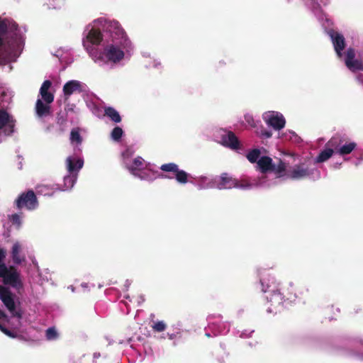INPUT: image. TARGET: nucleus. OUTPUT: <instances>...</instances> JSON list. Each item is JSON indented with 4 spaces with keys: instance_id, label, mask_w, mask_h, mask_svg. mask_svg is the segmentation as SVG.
<instances>
[{
    "instance_id": "28",
    "label": "nucleus",
    "mask_w": 363,
    "mask_h": 363,
    "mask_svg": "<svg viewBox=\"0 0 363 363\" xmlns=\"http://www.w3.org/2000/svg\"><path fill=\"white\" fill-rule=\"evenodd\" d=\"M345 65L352 72L363 70V62L359 60L354 59Z\"/></svg>"
},
{
    "instance_id": "32",
    "label": "nucleus",
    "mask_w": 363,
    "mask_h": 363,
    "mask_svg": "<svg viewBox=\"0 0 363 363\" xmlns=\"http://www.w3.org/2000/svg\"><path fill=\"white\" fill-rule=\"evenodd\" d=\"M152 328L155 332H163L167 328V325L164 321H157L152 325Z\"/></svg>"
},
{
    "instance_id": "9",
    "label": "nucleus",
    "mask_w": 363,
    "mask_h": 363,
    "mask_svg": "<svg viewBox=\"0 0 363 363\" xmlns=\"http://www.w3.org/2000/svg\"><path fill=\"white\" fill-rule=\"evenodd\" d=\"M160 169L166 172H173L176 180L180 184H186L188 182L189 174L182 169H179L175 163H167L160 167Z\"/></svg>"
},
{
    "instance_id": "34",
    "label": "nucleus",
    "mask_w": 363,
    "mask_h": 363,
    "mask_svg": "<svg viewBox=\"0 0 363 363\" xmlns=\"http://www.w3.org/2000/svg\"><path fill=\"white\" fill-rule=\"evenodd\" d=\"M43 100L46 104H51L54 101V95L51 92H45L40 94Z\"/></svg>"
},
{
    "instance_id": "23",
    "label": "nucleus",
    "mask_w": 363,
    "mask_h": 363,
    "mask_svg": "<svg viewBox=\"0 0 363 363\" xmlns=\"http://www.w3.org/2000/svg\"><path fill=\"white\" fill-rule=\"evenodd\" d=\"M103 35L101 31L91 28L86 35V40L93 45H99L102 41Z\"/></svg>"
},
{
    "instance_id": "5",
    "label": "nucleus",
    "mask_w": 363,
    "mask_h": 363,
    "mask_svg": "<svg viewBox=\"0 0 363 363\" xmlns=\"http://www.w3.org/2000/svg\"><path fill=\"white\" fill-rule=\"evenodd\" d=\"M104 30L109 35L113 43L123 44L126 41L125 32L118 21H106L104 25Z\"/></svg>"
},
{
    "instance_id": "36",
    "label": "nucleus",
    "mask_w": 363,
    "mask_h": 363,
    "mask_svg": "<svg viewBox=\"0 0 363 363\" xmlns=\"http://www.w3.org/2000/svg\"><path fill=\"white\" fill-rule=\"evenodd\" d=\"M127 169H128V171L130 172L131 174H133V176L135 177H139L141 179H145V177L142 174H140L138 171L140 169H138V168H136V167H130V166H127Z\"/></svg>"
},
{
    "instance_id": "25",
    "label": "nucleus",
    "mask_w": 363,
    "mask_h": 363,
    "mask_svg": "<svg viewBox=\"0 0 363 363\" xmlns=\"http://www.w3.org/2000/svg\"><path fill=\"white\" fill-rule=\"evenodd\" d=\"M357 147V143L354 142H350L348 143H345L341 145L339 150H337V154L340 155H346L350 154Z\"/></svg>"
},
{
    "instance_id": "8",
    "label": "nucleus",
    "mask_w": 363,
    "mask_h": 363,
    "mask_svg": "<svg viewBox=\"0 0 363 363\" xmlns=\"http://www.w3.org/2000/svg\"><path fill=\"white\" fill-rule=\"evenodd\" d=\"M14 297L15 295L7 286L0 285V300L10 312L11 316L21 318L22 313L16 310Z\"/></svg>"
},
{
    "instance_id": "29",
    "label": "nucleus",
    "mask_w": 363,
    "mask_h": 363,
    "mask_svg": "<svg viewBox=\"0 0 363 363\" xmlns=\"http://www.w3.org/2000/svg\"><path fill=\"white\" fill-rule=\"evenodd\" d=\"M70 140L71 143H75L79 145L82 142V138L79 133V128H73L70 133Z\"/></svg>"
},
{
    "instance_id": "10",
    "label": "nucleus",
    "mask_w": 363,
    "mask_h": 363,
    "mask_svg": "<svg viewBox=\"0 0 363 363\" xmlns=\"http://www.w3.org/2000/svg\"><path fill=\"white\" fill-rule=\"evenodd\" d=\"M16 120L9 114V113L0 109V130L5 128V135H10L14 132Z\"/></svg>"
},
{
    "instance_id": "22",
    "label": "nucleus",
    "mask_w": 363,
    "mask_h": 363,
    "mask_svg": "<svg viewBox=\"0 0 363 363\" xmlns=\"http://www.w3.org/2000/svg\"><path fill=\"white\" fill-rule=\"evenodd\" d=\"M257 165L262 173H267L271 171L273 165L272 160L267 156H263L257 161Z\"/></svg>"
},
{
    "instance_id": "11",
    "label": "nucleus",
    "mask_w": 363,
    "mask_h": 363,
    "mask_svg": "<svg viewBox=\"0 0 363 363\" xmlns=\"http://www.w3.org/2000/svg\"><path fill=\"white\" fill-rule=\"evenodd\" d=\"M328 35L330 37L334 49L337 55L339 57H342V52L344 50L346 46L345 39L343 35L339 33L337 31L330 30L328 32Z\"/></svg>"
},
{
    "instance_id": "42",
    "label": "nucleus",
    "mask_w": 363,
    "mask_h": 363,
    "mask_svg": "<svg viewBox=\"0 0 363 363\" xmlns=\"http://www.w3.org/2000/svg\"><path fill=\"white\" fill-rule=\"evenodd\" d=\"M260 135L264 138H269L272 137V133L271 131H269L265 129H262L260 131Z\"/></svg>"
},
{
    "instance_id": "6",
    "label": "nucleus",
    "mask_w": 363,
    "mask_h": 363,
    "mask_svg": "<svg viewBox=\"0 0 363 363\" xmlns=\"http://www.w3.org/2000/svg\"><path fill=\"white\" fill-rule=\"evenodd\" d=\"M121 44L113 43L107 45L100 52L98 60L103 62L117 63L124 57V52L119 48Z\"/></svg>"
},
{
    "instance_id": "26",
    "label": "nucleus",
    "mask_w": 363,
    "mask_h": 363,
    "mask_svg": "<svg viewBox=\"0 0 363 363\" xmlns=\"http://www.w3.org/2000/svg\"><path fill=\"white\" fill-rule=\"evenodd\" d=\"M286 168V167L285 163L283 161L279 160L278 164H277L273 163L270 172H274L277 174V177H281L285 175Z\"/></svg>"
},
{
    "instance_id": "35",
    "label": "nucleus",
    "mask_w": 363,
    "mask_h": 363,
    "mask_svg": "<svg viewBox=\"0 0 363 363\" xmlns=\"http://www.w3.org/2000/svg\"><path fill=\"white\" fill-rule=\"evenodd\" d=\"M57 337V333L54 328H49L46 330V338L49 340H55Z\"/></svg>"
},
{
    "instance_id": "3",
    "label": "nucleus",
    "mask_w": 363,
    "mask_h": 363,
    "mask_svg": "<svg viewBox=\"0 0 363 363\" xmlns=\"http://www.w3.org/2000/svg\"><path fill=\"white\" fill-rule=\"evenodd\" d=\"M0 278L4 286H9L17 291L23 288L21 273L14 266L7 267L5 263L0 265Z\"/></svg>"
},
{
    "instance_id": "45",
    "label": "nucleus",
    "mask_w": 363,
    "mask_h": 363,
    "mask_svg": "<svg viewBox=\"0 0 363 363\" xmlns=\"http://www.w3.org/2000/svg\"><path fill=\"white\" fill-rule=\"evenodd\" d=\"M0 320H2L4 321H5V322H9V318L8 315L2 310H0Z\"/></svg>"
},
{
    "instance_id": "47",
    "label": "nucleus",
    "mask_w": 363,
    "mask_h": 363,
    "mask_svg": "<svg viewBox=\"0 0 363 363\" xmlns=\"http://www.w3.org/2000/svg\"><path fill=\"white\" fill-rule=\"evenodd\" d=\"M219 64L225 65V63H224V62H219Z\"/></svg>"
},
{
    "instance_id": "1",
    "label": "nucleus",
    "mask_w": 363,
    "mask_h": 363,
    "mask_svg": "<svg viewBox=\"0 0 363 363\" xmlns=\"http://www.w3.org/2000/svg\"><path fill=\"white\" fill-rule=\"evenodd\" d=\"M23 38L18 28V24L13 20L0 18V46L8 47V53L11 54L20 49Z\"/></svg>"
},
{
    "instance_id": "12",
    "label": "nucleus",
    "mask_w": 363,
    "mask_h": 363,
    "mask_svg": "<svg viewBox=\"0 0 363 363\" xmlns=\"http://www.w3.org/2000/svg\"><path fill=\"white\" fill-rule=\"evenodd\" d=\"M264 119L268 125L275 130H279L285 126L286 121L281 114L270 113L264 116Z\"/></svg>"
},
{
    "instance_id": "7",
    "label": "nucleus",
    "mask_w": 363,
    "mask_h": 363,
    "mask_svg": "<svg viewBox=\"0 0 363 363\" xmlns=\"http://www.w3.org/2000/svg\"><path fill=\"white\" fill-rule=\"evenodd\" d=\"M218 189H230L232 188H239L242 189H250L252 184L248 181L242 179L238 180L230 177L228 173L221 174L220 180L216 184Z\"/></svg>"
},
{
    "instance_id": "17",
    "label": "nucleus",
    "mask_w": 363,
    "mask_h": 363,
    "mask_svg": "<svg viewBox=\"0 0 363 363\" xmlns=\"http://www.w3.org/2000/svg\"><path fill=\"white\" fill-rule=\"evenodd\" d=\"M62 190L57 184H40L36 187V194L45 196H52L56 191Z\"/></svg>"
},
{
    "instance_id": "18",
    "label": "nucleus",
    "mask_w": 363,
    "mask_h": 363,
    "mask_svg": "<svg viewBox=\"0 0 363 363\" xmlns=\"http://www.w3.org/2000/svg\"><path fill=\"white\" fill-rule=\"evenodd\" d=\"M67 170L69 173L78 172L84 165V160L81 158L68 157L66 160Z\"/></svg>"
},
{
    "instance_id": "15",
    "label": "nucleus",
    "mask_w": 363,
    "mask_h": 363,
    "mask_svg": "<svg viewBox=\"0 0 363 363\" xmlns=\"http://www.w3.org/2000/svg\"><path fill=\"white\" fill-rule=\"evenodd\" d=\"M222 143L224 146L232 150H238L240 148V143L238 137L232 131H228L227 134L222 136Z\"/></svg>"
},
{
    "instance_id": "40",
    "label": "nucleus",
    "mask_w": 363,
    "mask_h": 363,
    "mask_svg": "<svg viewBox=\"0 0 363 363\" xmlns=\"http://www.w3.org/2000/svg\"><path fill=\"white\" fill-rule=\"evenodd\" d=\"M0 330L10 337H16V334L13 332L11 331L9 329H7L6 328H5L1 323H0Z\"/></svg>"
},
{
    "instance_id": "30",
    "label": "nucleus",
    "mask_w": 363,
    "mask_h": 363,
    "mask_svg": "<svg viewBox=\"0 0 363 363\" xmlns=\"http://www.w3.org/2000/svg\"><path fill=\"white\" fill-rule=\"evenodd\" d=\"M260 154L261 152L259 149H253L247 153V158L251 163H257Z\"/></svg>"
},
{
    "instance_id": "38",
    "label": "nucleus",
    "mask_w": 363,
    "mask_h": 363,
    "mask_svg": "<svg viewBox=\"0 0 363 363\" xmlns=\"http://www.w3.org/2000/svg\"><path fill=\"white\" fill-rule=\"evenodd\" d=\"M51 86H52V82L50 80L44 81L43 84L41 85L40 89V94L49 92L48 90L51 87Z\"/></svg>"
},
{
    "instance_id": "16",
    "label": "nucleus",
    "mask_w": 363,
    "mask_h": 363,
    "mask_svg": "<svg viewBox=\"0 0 363 363\" xmlns=\"http://www.w3.org/2000/svg\"><path fill=\"white\" fill-rule=\"evenodd\" d=\"M285 301L294 302L298 295L296 293L297 287L293 283H289L280 288Z\"/></svg>"
},
{
    "instance_id": "2",
    "label": "nucleus",
    "mask_w": 363,
    "mask_h": 363,
    "mask_svg": "<svg viewBox=\"0 0 363 363\" xmlns=\"http://www.w3.org/2000/svg\"><path fill=\"white\" fill-rule=\"evenodd\" d=\"M260 277V283L263 286L262 291L264 292H270L269 295L267 297L268 301L270 303L272 308H269L270 311L273 309L281 306L284 302H285L284 297L282 295L280 288L276 289L277 284L274 277H271L270 279H267L264 277L265 271H259Z\"/></svg>"
},
{
    "instance_id": "14",
    "label": "nucleus",
    "mask_w": 363,
    "mask_h": 363,
    "mask_svg": "<svg viewBox=\"0 0 363 363\" xmlns=\"http://www.w3.org/2000/svg\"><path fill=\"white\" fill-rule=\"evenodd\" d=\"M62 91L65 96V99H68L74 93L80 94L83 90L80 82L77 80H70L63 86Z\"/></svg>"
},
{
    "instance_id": "27",
    "label": "nucleus",
    "mask_w": 363,
    "mask_h": 363,
    "mask_svg": "<svg viewBox=\"0 0 363 363\" xmlns=\"http://www.w3.org/2000/svg\"><path fill=\"white\" fill-rule=\"evenodd\" d=\"M334 150L332 148L325 147V149L322 150L316 158L317 162H323L331 157L334 153Z\"/></svg>"
},
{
    "instance_id": "4",
    "label": "nucleus",
    "mask_w": 363,
    "mask_h": 363,
    "mask_svg": "<svg viewBox=\"0 0 363 363\" xmlns=\"http://www.w3.org/2000/svg\"><path fill=\"white\" fill-rule=\"evenodd\" d=\"M14 203L18 210L26 208L28 211H33L39 205L36 194L31 189L20 194Z\"/></svg>"
},
{
    "instance_id": "33",
    "label": "nucleus",
    "mask_w": 363,
    "mask_h": 363,
    "mask_svg": "<svg viewBox=\"0 0 363 363\" xmlns=\"http://www.w3.org/2000/svg\"><path fill=\"white\" fill-rule=\"evenodd\" d=\"M355 57V50L354 48H350L347 50L346 57H345V65L352 60H354Z\"/></svg>"
},
{
    "instance_id": "20",
    "label": "nucleus",
    "mask_w": 363,
    "mask_h": 363,
    "mask_svg": "<svg viewBox=\"0 0 363 363\" xmlns=\"http://www.w3.org/2000/svg\"><path fill=\"white\" fill-rule=\"evenodd\" d=\"M50 104H44L42 99H38L35 103V112L38 117H44L50 114Z\"/></svg>"
},
{
    "instance_id": "24",
    "label": "nucleus",
    "mask_w": 363,
    "mask_h": 363,
    "mask_svg": "<svg viewBox=\"0 0 363 363\" xmlns=\"http://www.w3.org/2000/svg\"><path fill=\"white\" fill-rule=\"evenodd\" d=\"M104 116L116 123H121L122 121L119 113L113 107L108 106L104 108Z\"/></svg>"
},
{
    "instance_id": "19",
    "label": "nucleus",
    "mask_w": 363,
    "mask_h": 363,
    "mask_svg": "<svg viewBox=\"0 0 363 363\" xmlns=\"http://www.w3.org/2000/svg\"><path fill=\"white\" fill-rule=\"evenodd\" d=\"M21 245L19 242L13 244L11 250V257L14 264H21L22 262L26 261L24 255H21Z\"/></svg>"
},
{
    "instance_id": "13",
    "label": "nucleus",
    "mask_w": 363,
    "mask_h": 363,
    "mask_svg": "<svg viewBox=\"0 0 363 363\" xmlns=\"http://www.w3.org/2000/svg\"><path fill=\"white\" fill-rule=\"evenodd\" d=\"M287 177L291 179H301L310 175L308 168L304 164L295 165L292 169L288 171Z\"/></svg>"
},
{
    "instance_id": "39",
    "label": "nucleus",
    "mask_w": 363,
    "mask_h": 363,
    "mask_svg": "<svg viewBox=\"0 0 363 363\" xmlns=\"http://www.w3.org/2000/svg\"><path fill=\"white\" fill-rule=\"evenodd\" d=\"M144 162V160L141 157H137L133 160V165L130 167H134L138 169H140V167L143 166Z\"/></svg>"
},
{
    "instance_id": "41",
    "label": "nucleus",
    "mask_w": 363,
    "mask_h": 363,
    "mask_svg": "<svg viewBox=\"0 0 363 363\" xmlns=\"http://www.w3.org/2000/svg\"><path fill=\"white\" fill-rule=\"evenodd\" d=\"M52 5L55 9L60 8L62 6L65 4V0H52Z\"/></svg>"
},
{
    "instance_id": "46",
    "label": "nucleus",
    "mask_w": 363,
    "mask_h": 363,
    "mask_svg": "<svg viewBox=\"0 0 363 363\" xmlns=\"http://www.w3.org/2000/svg\"><path fill=\"white\" fill-rule=\"evenodd\" d=\"M160 176L162 178H168V179H172V177H168V176H167V175L160 174Z\"/></svg>"
},
{
    "instance_id": "43",
    "label": "nucleus",
    "mask_w": 363,
    "mask_h": 363,
    "mask_svg": "<svg viewBox=\"0 0 363 363\" xmlns=\"http://www.w3.org/2000/svg\"><path fill=\"white\" fill-rule=\"evenodd\" d=\"M74 179H73L72 177L71 176H67V177H65V185H67V184H69V186L70 187L73 186L74 185Z\"/></svg>"
},
{
    "instance_id": "37",
    "label": "nucleus",
    "mask_w": 363,
    "mask_h": 363,
    "mask_svg": "<svg viewBox=\"0 0 363 363\" xmlns=\"http://www.w3.org/2000/svg\"><path fill=\"white\" fill-rule=\"evenodd\" d=\"M9 220L13 224L20 226L21 224V217L18 214L14 213L9 216Z\"/></svg>"
},
{
    "instance_id": "21",
    "label": "nucleus",
    "mask_w": 363,
    "mask_h": 363,
    "mask_svg": "<svg viewBox=\"0 0 363 363\" xmlns=\"http://www.w3.org/2000/svg\"><path fill=\"white\" fill-rule=\"evenodd\" d=\"M345 140V138L340 134L337 133L328 140L325 147L332 148L334 152L337 153V150H339Z\"/></svg>"
},
{
    "instance_id": "31",
    "label": "nucleus",
    "mask_w": 363,
    "mask_h": 363,
    "mask_svg": "<svg viewBox=\"0 0 363 363\" xmlns=\"http://www.w3.org/2000/svg\"><path fill=\"white\" fill-rule=\"evenodd\" d=\"M123 135V129L119 126H116L111 132V138L114 141H119Z\"/></svg>"
},
{
    "instance_id": "44",
    "label": "nucleus",
    "mask_w": 363,
    "mask_h": 363,
    "mask_svg": "<svg viewBox=\"0 0 363 363\" xmlns=\"http://www.w3.org/2000/svg\"><path fill=\"white\" fill-rule=\"evenodd\" d=\"M6 255V252L4 249L0 248V265H1L4 262V259H5Z\"/></svg>"
}]
</instances>
